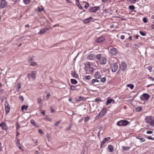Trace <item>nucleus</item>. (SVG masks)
Segmentation results:
<instances>
[{"label":"nucleus","mask_w":154,"mask_h":154,"mask_svg":"<svg viewBox=\"0 0 154 154\" xmlns=\"http://www.w3.org/2000/svg\"><path fill=\"white\" fill-rule=\"evenodd\" d=\"M89 118L88 117L85 118V120H84L85 122H87V121H88L89 120Z\"/></svg>","instance_id":"60"},{"label":"nucleus","mask_w":154,"mask_h":154,"mask_svg":"<svg viewBox=\"0 0 154 154\" xmlns=\"http://www.w3.org/2000/svg\"><path fill=\"white\" fill-rule=\"evenodd\" d=\"M19 99L20 100H21L22 102H23V97H20Z\"/></svg>","instance_id":"61"},{"label":"nucleus","mask_w":154,"mask_h":154,"mask_svg":"<svg viewBox=\"0 0 154 154\" xmlns=\"http://www.w3.org/2000/svg\"><path fill=\"white\" fill-rule=\"evenodd\" d=\"M127 66V65L125 62H122L119 66V68L122 71H124L126 69Z\"/></svg>","instance_id":"4"},{"label":"nucleus","mask_w":154,"mask_h":154,"mask_svg":"<svg viewBox=\"0 0 154 154\" xmlns=\"http://www.w3.org/2000/svg\"><path fill=\"white\" fill-rule=\"evenodd\" d=\"M146 133L147 134H152L153 133V131H147L146 132Z\"/></svg>","instance_id":"56"},{"label":"nucleus","mask_w":154,"mask_h":154,"mask_svg":"<svg viewBox=\"0 0 154 154\" xmlns=\"http://www.w3.org/2000/svg\"><path fill=\"white\" fill-rule=\"evenodd\" d=\"M83 79L85 80H89L91 79V76L90 75L85 76L84 77Z\"/></svg>","instance_id":"26"},{"label":"nucleus","mask_w":154,"mask_h":154,"mask_svg":"<svg viewBox=\"0 0 154 154\" xmlns=\"http://www.w3.org/2000/svg\"><path fill=\"white\" fill-rule=\"evenodd\" d=\"M23 2L26 5L28 4L29 2V0H23Z\"/></svg>","instance_id":"46"},{"label":"nucleus","mask_w":154,"mask_h":154,"mask_svg":"<svg viewBox=\"0 0 154 154\" xmlns=\"http://www.w3.org/2000/svg\"><path fill=\"white\" fill-rule=\"evenodd\" d=\"M106 80V78L105 77L102 78L100 79V81L103 83Z\"/></svg>","instance_id":"39"},{"label":"nucleus","mask_w":154,"mask_h":154,"mask_svg":"<svg viewBox=\"0 0 154 154\" xmlns=\"http://www.w3.org/2000/svg\"><path fill=\"white\" fill-rule=\"evenodd\" d=\"M101 101V100L99 98H97L95 100V101L96 102H100Z\"/></svg>","instance_id":"43"},{"label":"nucleus","mask_w":154,"mask_h":154,"mask_svg":"<svg viewBox=\"0 0 154 154\" xmlns=\"http://www.w3.org/2000/svg\"><path fill=\"white\" fill-rule=\"evenodd\" d=\"M16 140H17V142L16 143V145H17V146L20 149H22V148L20 146V143L19 142V140L18 139H16Z\"/></svg>","instance_id":"19"},{"label":"nucleus","mask_w":154,"mask_h":154,"mask_svg":"<svg viewBox=\"0 0 154 154\" xmlns=\"http://www.w3.org/2000/svg\"><path fill=\"white\" fill-rule=\"evenodd\" d=\"M33 58L31 57H29L28 59V61L30 63V62H31V61L33 60Z\"/></svg>","instance_id":"57"},{"label":"nucleus","mask_w":154,"mask_h":154,"mask_svg":"<svg viewBox=\"0 0 154 154\" xmlns=\"http://www.w3.org/2000/svg\"><path fill=\"white\" fill-rule=\"evenodd\" d=\"M89 68V70L90 72H93V68L90 67Z\"/></svg>","instance_id":"58"},{"label":"nucleus","mask_w":154,"mask_h":154,"mask_svg":"<svg viewBox=\"0 0 154 154\" xmlns=\"http://www.w3.org/2000/svg\"><path fill=\"white\" fill-rule=\"evenodd\" d=\"M30 64L32 66H35L37 65V64L35 62H30Z\"/></svg>","instance_id":"40"},{"label":"nucleus","mask_w":154,"mask_h":154,"mask_svg":"<svg viewBox=\"0 0 154 154\" xmlns=\"http://www.w3.org/2000/svg\"><path fill=\"white\" fill-rule=\"evenodd\" d=\"M16 127H17V129L18 130L20 128V126L18 123H17L16 125Z\"/></svg>","instance_id":"55"},{"label":"nucleus","mask_w":154,"mask_h":154,"mask_svg":"<svg viewBox=\"0 0 154 154\" xmlns=\"http://www.w3.org/2000/svg\"><path fill=\"white\" fill-rule=\"evenodd\" d=\"M148 70H149L150 72H151L152 71V67L150 66H149L147 68Z\"/></svg>","instance_id":"53"},{"label":"nucleus","mask_w":154,"mask_h":154,"mask_svg":"<svg viewBox=\"0 0 154 154\" xmlns=\"http://www.w3.org/2000/svg\"><path fill=\"white\" fill-rule=\"evenodd\" d=\"M106 59L104 57H102L99 62L101 64H105L106 63Z\"/></svg>","instance_id":"9"},{"label":"nucleus","mask_w":154,"mask_h":154,"mask_svg":"<svg viewBox=\"0 0 154 154\" xmlns=\"http://www.w3.org/2000/svg\"><path fill=\"white\" fill-rule=\"evenodd\" d=\"M140 96H149V95L147 94L144 93L142 94Z\"/></svg>","instance_id":"54"},{"label":"nucleus","mask_w":154,"mask_h":154,"mask_svg":"<svg viewBox=\"0 0 154 154\" xmlns=\"http://www.w3.org/2000/svg\"><path fill=\"white\" fill-rule=\"evenodd\" d=\"M110 139V137H107L104 138L101 143V147H102L103 145L109 139Z\"/></svg>","instance_id":"11"},{"label":"nucleus","mask_w":154,"mask_h":154,"mask_svg":"<svg viewBox=\"0 0 154 154\" xmlns=\"http://www.w3.org/2000/svg\"><path fill=\"white\" fill-rule=\"evenodd\" d=\"M75 99L77 101H80L84 99L83 97H75Z\"/></svg>","instance_id":"21"},{"label":"nucleus","mask_w":154,"mask_h":154,"mask_svg":"<svg viewBox=\"0 0 154 154\" xmlns=\"http://www.w3.org/2000/svg\"><path fill=\"white\" fill-rule=\"evenodd\" d=\"M70 88L72 90H75L77 89L76 86H75L71 85L70 86Z\"/></svg>","instance_id":"37"},{"label":"nucleus","mask_w":154,"mask_h":154,"mask_svg":"<svg viewBox=\"0 0 154 154\" xmlns=\"http://www.w3.org/2000/svg\"><path fill=\"white\" fill-rule=\"evenodd\" d=\"M0 126H1L2 129L3 130H5L6 129V125L5 123L4 122L0 124Z\"/></svg>","instance_id":"17"},{"label":"nucleus","mask_w":154,"mask_h":154,"mask_svg":"<svg viewBox=\"0 0 154 154\" xmlns=\"http://www.w3.org/2000/svg\"><path fill=\"white\" fill-rule=\"evenodd\" d=\"M30 122L34 126H36V125L35 123L34 120L33 119H31L30 121Z\"/></svg>","instance_id":"42"},{"label":"nucleus","mask_w":154,"mask_h":154,"mask_svg":"<svg viewBox=\"0 0 154 154\" xmlns=\"http://www.w3.org/2000/svg\"><path fill=\"white\" fill-rule=\"evenodd\" d=\"M139 32H140V35L142 36H145L146 35V34L145 32H143L140 31Z\"/></svg>","instance_id":"44"},{"label":"nucleus","mask_w":154,"mask_h":154,"mask_svg":"<svg viewBox=\"0 0 154 154\" xmlns=\"http://www.w3.org/2000/svg\"><path fill=\"white\" fill-rule=\"evenodd\" d=\"M149 97H140V98L142 100L145 99L146 101H147L149 100Z\"/></svg>","instance_id":"30"},{"label":"nucleus","mask_w":154,"mask_h":154,"mask_svg":"<svg viewBox=\"0 0 154 154\" xmlns=\"http://www.w3.org/2000/svg\"><path fill=\"white\" fill-rule=\"evenodd\" d=\"M145 137L149 140H154V139L149 136H145Z\"/></svg>","instance_id":"50"},{"label":"nucleus","mask_w":154,"mask_h":154,"mask_svg":"<svg viewBox=\"0 0 154 154\" xmlns=\"http://www.w3.org/2000/svg\"><path fill=\"white\" fill-rule=\"evenodd\" d=\"M10 110V107H5V111L6 114L9 112Z\"/></svg>","instance_id":"33"},{"label":"nucleus","mask_w":154,"mask_h":154,"mask_svg":"<svg viewBox=\"0 0 154 154\" xmlns=\"http://www.w3.org/2000/svg\"><path fill=\"white\" fill-rule=\"evenodd\" d=\"M92 19V17H90L88 18L85 19L83 20V23H88Z\"/></svg>","instance_id":"13"},{"label":"nucleus","mask_w":154,"mask_h":154,"mask_svg":"<svg viewBox=\"0 0 154 154\" xmlns=\"http://www.w3.org/2000/svg\"><path fill=\"white\" fill-rule=\"evenodd\" d=\"M118 50L116 48H112L110 49V52L112 55H116L118 53Z\"/></svg>","instance_id":"7"},{"label":"nucleus","mask_w":154,"mask_h":154,"mask_svg":"<svg viewBox=\"0 0 154 154\" xmlns=\"http://www.w3.org/2000/svg\"><path fill=\"white\" fill-rule=\"evenodd\" d=\"M94 77L96 79H99L101 78V75L100 72H97L94 74Z\"/></svg>","instance_id":"14"},{"label":"nucleus","mask_w":154,"mask_h":154,"mask_svg":"<svg viewBox=\"0 0 154 154\" xmlns=\"http://www.w3.org/2000/svg\"><path fill=\"white\" fill-rule=\"evenodd\" d=\"M70 81L71 83L73 84H75L77 83V81L75 79H71Z\"/></svg>","instance_id":"23"},{"label":"nucleus","mask_w":154,"mask_h":154,"mask_svg":"<svg viewBox=\"0 0 154 154\" xmlns=\"http://www.w3.org/2000/svg\"><path fill=\"white\" fill-rule=\"evenodd\" d=\"M61 121L60 120H59L57 122H55L54 124L56 126H58L59 124L60 123Z\"/></svg>","instance_id":"49"},{"label":"nucleus","mask_w":154,"mask_h":154,"mask_svg":"<svg viewBox=\"0 0 154 154\" xmlns=\"http://www.w3.org/2000/svg\"><path fill=\"white\" fill-rule=\"evenodd\" d=\"M46 32V30L44 29H41L40 30L39 32L38 33V34H42L45 33Z\"/></svg>","instance_id":"24"},{"label":"nucleus","mask_w":154,"mask_h":154,"mask_svg":"<svg viewBox=\"0 0 154 154\" xmlns=\"http://www.w3.org/2000/svg\"><path fill=\"white\" fill-rule=\"evenodd\" d=\"M27 78H28L29 79H30V77H31V75H30V74H28L27 75Z\"/></svg>","instance_id":"62"},{"label":"nucleus","mask_w":154,"mask_h":154,"mask_svg":"<svg viewBox=\"0 0 154 154\" xmlns=\"http://www.w3.org/2000/svg\"><path fill=\"white\" fill-rule=\"evenodd\" d=\"M129 8L130 10H134L135 9V7L133 5H130L129 6Z\"/></svg>","instance_id":"41"},{"label":"nucleus","mask_w":154,"mask_h":154,"mask_svg":"<svg viewBox=\"0 0 154 154\" xmlns=\"http://www.w3.org/2000/svg\"><path fill=\"white\" fill-rule=\"evenodd\" d=\"M143 21L145 23H146L147 22V20L146 18L144 17L143 18Z\"/></svg>","instance_id":"52"},{"label":"nucleus","mask_w":154,"mask_h":154,"mask_svg":"<svg viewBox=\"0 0 154 154\" xmlns=\"http://www.w3.org/2000/svg\"><path fill=\"white\" fill-rule=\"evenodd\" d=\"M71 74L72 76L75 78H77L78 77V74L75 71L72 72Z\"/></svg>","instance_id":"16"},{"label":"nucleus","mask_w":154,"mask_h":154,"mask_svg":"<svg viewBox=\"0 0 154 154\" xmlns=\"http://www.w3.org/2000/svg\"><path fill=\"white\" fill-rule=\"evenodd\" d=\"M8 3L4 0H1L0 1V8L3 9L5 8L7 5Z\"/></svg>","instance_id":"5"},{"label":"nucleus","mask_w":154,"mask_h":154,"mask_svg":"<svg viewBox=\"0 0 154 154\" xmlns=\"http://www.w3.org/2000/svg\"><path fill=\"white\" fill-rule=\"evenodd\" d=\"M127 86L128 87H130V88L131 89H133V88H134V85L132 84H128L127 85Z\"/></svg>","instance_id":"31"},{"label":"nucleus","mask_w":154,"mask_h":154,"mask_svg":"<svg viewBox=\"0 0 154 154\" xmlns=\"http://www.w3.org/2000/svg\"><path fill=\"white\" fill-rule=\"evenodd\" d=\"M76 4L78 5V7L81 9H83V7L81 6V4L79 3V1L78 0H76Z\"/></svg>","instance_id":"18"},{"label":"nucleus","mask_w":154,"mask_h":154,"mask_svg":"<svg viewBox=\"0 0 154 154\" xmlns=\"http://www.w3.org/2000/svg\"><path fill=\"white\" fill-rule=\"evenodd\" d=\"M28 106H26L25 105L23 106L21 108V109L22 110H23L24 109H25L26 110L28 108Z\"/></svg>","instance_id":"35"},{"label":"nucleus","mask_w":154,"mask_h":154,"mask_svg":"<svg viewBox=\"0 0 154 154\" xmlns=\"http://www.w3.org/2000/svg\"><path fill=\"white\" fill-rule=\"evenodd\" d=\"M108 148L110 152H112L113 151V149L112 146L111 145H109Z\"/></svg>","instance_id":"29"},{"label":"nucleus","mask_w":154,"mask_h":154,"mask_svg":"<svg viewBox=\"0 0 154 154\" xmlns=\"http://www.w3.org/2000/svg\"><path fill=\"white\" fill-rule=\"evenodd\" d=\"M101 56V54H99L97 55H95V59H97L99 61L102 58Z\"/></svg>","instance_id":"22"},{"label":"nucleus","mask_w":154,"mask_h":154,"mask_svg":"<svg viewBox=\"0 0 154 154\" xmlns=\"http://www.w3.org/2000/svg\"><path fill=\"white\" fill-rule=\"evenodd\" d=\"M142 109L141 107H137L136 109V112H139Z\"/></svg>","instance_id":"47"},{"label":"nucleus","mask_w":154,"mask_h":154,"mask_svg":"<svg viewBox=\"0 0 154 154\" xmlns=\"http://www.w3.org/2000/svg\"><path fill=\"white\" fill-rule=\"evenodd\" d=\"M4 104L5 107H10L7 101L5 102Z\"/></svg>","instance_id":"34"},{"label":"nucleus","mask_w":154,"mask_h":154,"mask_svg":"<svg viewBox=\"0 0 154 154\" xmlns=\"http://www.w3.org/2000/svg\"><path fill=\"white\" fill-rule=\"evenodd\" d=\"M130 148V147H125L124 146L122 147V149L124 151H126V150H128Z\"/></svg>","instance_id":"38"},{"label":"nucleus","mask_w":154,"mask_h":154,"mask_svg":"<svg viewBox=\"0 0 154 154\" xmlns=\"http://www.w3.org/2000/svg\"><path fill=\"white\" fill-rule=\"evenodd\" d=\"M17 90L19 91V90L20 88L21 87V86H20V84H17Z\"/></svg>","instance_id":"51"},{"label":"nucleus","mask_w":154,"mask_h":154,"mask_svg":"<svg viewBox=\"0 0 154 154\" xmlns=\"http://www.w3.org/2000/svg\"><path fill=\"white\" fill-rule=\"evenodd\" d=\"M136 138L139 140H140L141 142H143L145 141V140L143 138H142L141 137L138 136Z\"/></svg>","instance_id":"28"},{"label":"nucleus","mask_w":154,"mask_h":154,"mask_svg":"<svg viewBox=\"0 0 154 154\" xmlns=\"http://www.w3.org/2000/svg\"><path fill=\"white\" fill-rule=\"evenodd\" d=\"M122 122L123 126L126 125L129 123L126 120H122Z\"/></svg>","instance_id":"25"},{"label":"nucleus","mask_w":154,"mask_h":154,"mask_svg":"<svg viewBox=\"0 0 154 154\" xmlns=\"http://www.w3.org/2000/svg\"><path fill=\"white\" fill-rule=\"evenodd\" d=\"M105 39L103 37L101 36L99 38L96 40V42L98 43H100L105 40Z\"/></svg>","instance_id":"12"},{"label":"nucleus","mask_w":154,"mask_h":154,"mask_svg":"<svg viewBox=\"0 0 154 154\" xmlns=\"http://www.w3.org/2000/svg\"><path fill=\"white\" fill-rule=\"evenodd\" d=\"M125 38V36L123 35H122L121 36V39H124Z\"/></svg>","instance_id":"64"},{"label":"nucleus","mask_w":154,"mask_h":154,"mask_svg":"<svg viewBox=\"0 0 154 154\" xmlns=\"http://www.w3.org/2000/svg\"><path fill=\"white\" fill-rule=\"evenodd\" d=\"M35 71H32L31 75V77L33 79H35Z\"/></svg>","instance_id":"20"},{"label":"nucleus","mask_w":154,"mask_h":154,"mask_svg":"<svg viewBox=\"0 0 154 154\" xmlns=\"http://www.w3.org/2000/svg\"><path fill=\"white\" fill-rule=\"evenodd\" d=\"M106 110L105 109H103L96 116V119H98L101 117L103 116L106 112Z\"/></svg>","instance_id":"2"},{"label":"nucleus","mask_w":154,"mask_h":154,"mask_svg":"<svg viewBox=\"0 0 154 154\" xmlns=\"http://www.w3.org/2000/svg\"><path fill=\"white\" fill-rule=\"evenodd\" d=\"M118 66L116 63L114 62L111 66L112 71L113 72H116L117 70Z\"/></svg>","instance_id":"6"},{"label":"nucleus","mask_w":154,"mask_h":154,"mask_svg":"<svg viewBox=\"0 0 154 154\" xmlns=\"http://www.w3.org/2000/svg\"><path fill=\"white\" fill-rule=\"evenodd\" d=\"M38 131L40 134H43V131H42V130H41V129H38Z\"/></svg>","instance_id":"59"},{"label":"nucleus","mask_w":154,"mask_h":154,"mask_svg":"<svg viewBox=\"0 0 154 154\" xmlns=\"http://www.w3.org/2000/svg\"><path fill=\"white\" fill-rule=\"evenodd\" d=\"M100 9V7L99 6H95L91 8L88 10L90 12H96Z\"/></svg>","instance_id":"3"},{"label":"nucleus","mask_w":154,"mask_h":154,"mask_svg":"<svg viewBox=\"0 0 154 154\" xmlns=\"http://www.w3.org/2000/svg\"><path fill=\"white\" fill-rule=\"evenodd\" d=\"M122 122V120L120 121H119L117 122V125L120 126H123Z\"/></svg>","instance_id":"36"},{"label":"nucleus","mask_w":154,"mask_h":154,"mask_svg":"<svg viewBox=\"0 0 154 154\" xmlns=\"http://www.w3.org/2000/svg\"><path fill=\"white\" fill-rule=\"evenodd\" d=\"M42 100L41 97H39L38 98V103L42 104Z\"/></svg>","instance_id":"32"},{"label":"nucleus","mask_w":154,"mask_h":154,"mask_svg":"<svg viewBox=\"0 0 154 154\" xmlns=\"http://www.w3.org/2000/svg\"><path fill=\"white\" fill-rule=\"evenodd\" d=\"M114 102L115 101L113 99L109 98L107 100L106 102V105H108L109 104L112 102L113 103H114Z\"/></svg>","instance_id":"15"},{"label":"nucleus","mask_w":154,"mask_h":154,"mask_svg":"<svg viewBox=\"0 0 154 154\" xmlns=\"http://www.w3.org/2000/svg\"><path fill=\"white\" fill-rule=\"evenodd\" d=\"M145 122L149 126L154 127V120L151 116H146Z\"/></svg>","instance_id":"1"},{"label":"nucleus","mask_w":154,"mask_h":154,"mask_svg":"<svg viewBox=\"0 0 154 154\" xmlns=\"http://www.w3.org/2000/svg\"><path fill=\"white\" fill-rule=\"evenodd\" d=\"M86 3V5H85V8H87L89 6V3L86 2H84Z\"/></svg>","instance_id":"48"},{"label":"nucleus","mask_w":154,"mask_h":154,"mask_svg":"<svg viewBox=\"0 0 154 154\" xmlns=\"http://www.w3.org/2000/svg\"><path fill=\"white\" fill-rule=\"evenodd\" d=\"M85 66L87 68H89L91 67V65L90 63L89 62H88L85 64Z\"/></svg>","instance_id":"27"},{"label":"nucleus","mask_w":154,"mask_h":154,"mask_svg":"<svg viewBox=\"0 0 154 154\" xmlns=\"http://www.w3.org/2000/svg\"><path fill=\"white\" fill-rule=\"evenodd\" d=\"M95 55L93 54H91L87 57V59L89 60H95Z\"/></svg>","instance_id":"8"},{"label":"nucleus","mask_w":154,"mask_h":154,"mask_svg":"<svg viewBox=\"0 0 154 154\" xmlns=\"http://www.w3.org/2000/svg\"><path fill=\"white\" fill-rule=\"evenodd\" d=\"M97 79H93L91 81L92 83L95 85H98L99 84V81Z\"/></svg>","instance_id":"10"},{"label":"nucleus","mask_w":154,"mask_h":154,"mask_svg":"<svg viewBox=\"0 0 154 154\" xmlns=\"http://www.w3.org/2000/svg\"><path fill=\"white\" fill-rule=\"evenodd\" d=\"M148 79L151 80L153 81H154V79L151 77H149Z\"/></svg>","instance_id":"63"},{"label":"nucleus","mask_w":154,"mask_h":154,"mask_svg":"<svg viewBox=\"0 0 154 154\" xmlns=\"http://www.w3.org/2000/svg\"><path fill=\"white\" fill-rule=\"evenodd\" d=\"M44 9L42 7V8H40L39 7H38L37 8V10L39 12H41Z\"/></svg>","instance_id":"45"}]
</instances>
